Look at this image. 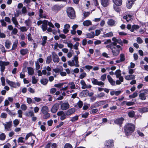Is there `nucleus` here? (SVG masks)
<instances>
[{
	"label": "nucleus",
	"mask_w": 148,
	"mask_h": 148,
	"mask_svg": "<svg viewBox=\"0 0 148 148\" xmlns=\"http://www.w3.org/2000/svg\"><path fill=\"white\" fill-rule=\"evenodd\" d=\"M10 62H4L1 60L0 61V70L1 72H3L5 69V66L9 64Z\"/></svg>",
	"instance_id": "6e6552de"
},
{
	"label": "nucleus",
	"mask_w": 148,
	"mask_h": 148,
	"mask_svg": "<svg viewBox=\"0 0 148 148\" xmlns=\"http://www.w3.org/2000/svg\"><path fill=\"white\" fill-rule=\"evenodd\" d=\"M69 85H70V88L71 89H74L75 88V85L73 82L69 83Z\"/></svg>",
	"instance_id": "5fc2aeb1"
},
{
	"label": "nucleus",
	"mask_w": 148,
	"mask_h": 148,
	"mask_svg": "<svg viewBox=\"0 0 148 148\" xmlns=\"http://www.w3.org/2000/svg\"><path fill=\"white\" fill-rule=\"evenodd\" d=\"M133 4L134 3L133 2L128 0V1L126 3V6L128 9H130L131 8Z\"/></svg>",
	"instance_id": "4c0bfd02"
},
{
	"label": "nucleus",
	"mask_w": 148,
	"mask_h": 148,
	"mask_svg": "<svg viewBox=\"0 0 148 148\" xmlns=\"http://www.w3.org/2000/svg\"><path fill=\"white\" fill-rule=\"evenodd\" d=\"M71 119L70 121L72 122H74L76 121L78 119V116H74L71 118Z\"/></svg>",
	"instance_id": "c03bdc74"
},
{
	"label": "nucleus",
	"mask_w": 148,
	"mask_h": 148,
	"mask_svg": "<svg viewBox=\"0 0 148 148\" xmlns=\"http://www.w3.org/2000/svg\"><path fill=\"white\" fill-rule=\"evenodd\" d=\"M92 83L94 85H96L102 87L104 85V83L101 81H99L97 79L92 78L91 79Z\"/></svg>",
	"instance_id": "1a4fd4ad"
},
{
	"label": "nucleus",
	"mask_w": 148,
	"mask_h": 148,
	"mask_svg": "<svg viewBox=\"0 0 148 148\" xmlns=\"http://www.w3.org/2000/svg\"><path fill=\"white\" fill-rule=\"evenodd\" d=\"M134 125L132 123L126 124L124 127V130L127 136L130 135L135 130Z\"/></svg>",
	"instance_id": "f03ea898"
},
{
	"label": "nucleus",
	"mask_w": 148,
	"mask_h": 148,
	"mask_svg": "<svg viewBox=\"0 0 148 148\" xmlns=\"http://www.w3.org/2000/svg\"><path fill=\"white\" fill-rule=\"evenodd\" d=\"M59 103L60 109L62 110H67L70 107V105L67 102H64L62 101H60Z\"/></svg>",
	"instance_id": "423d86ee"
},
{
	"label": "nucleus",
	"mask_w": 148,
	"mask_h": 148,
	"mask_svg": "<svg viewBox=\"0 0 148 148\" xmlns=\"http://www.w3.org/2000/svg\"><path fill=\"white\" fill-rule=\"evenodd\" d=\"M132 16L130 15L127 14L123 16V18L126 19L127 22L131 20Z\"/></svg>",
	"instance_id": "c756f323"
},
{
	"label": "nucleus",
	"mask_w": 148,
	"mask_h": 148,
	"mask_svg": "<svg viewBox=\"0 0 148 148\" xmlns=\"http://www.w3.org/2000/svg\"><path fill=\"white\" fill-rule=\"evenodd\" d=\"M91 12H83L84 16V18H85L86 17L88 16L90 14Z\"/></svg>",
	"instance_id": "69168bd1"
},
{
	"label": "nucleus",
	"mask_w": 148,
	"mask_h": 148,
	"mask_svg": "<svg viewBox=\"0 0 148 148\" xmlns=\"http://www.w3.org/2000/svg\"><path fill=\"white\" fill-rule=\"evenodd\" d=\"M113 36V33L112 32L104 34L103 35V37L105 38L109 37L112 36Z\"/></svg>",
	"instance_id": "2f4dec72"
},
{
	"label": "nucleus",
	"mask_w": 148,
	"mask_h": 148,
	"mask_svg": "<svg viewBox=\"0 0 148 148\" xmlns=\"http://www.w3.org/2000/svg\"><path fill=\"white\" fill-rule=\"evenodd\" d=\"M138 91H136L135 92H134L133 94L130 95L129 96V97L130 99L134 98L138 96Z\"/></svg>",
	"instance_id": "ea45409f"
},
{
	"label": "nucleus",
	"mask_w": 148,
	"mask_h": 148,
	"mask_svg": "<svg viewBox=\"0 0 148 148\" xmlns=\"http://www.w3.org/2000/svg\"><path fill=\"white\" fill-rule=\"evenodd\" d=\"M19 121L18 119H15L13 121L14 126L15 127H16L19 123Z\"/></svg>",
	"instance_id": "49530a36"
},
{
	"label": "nucleus",
	"mask_w": 148,
	"mask_h": 148,
	"mask_svg": "<svg viewBox=\"0 0 148 148\" xmlns=\"http://www.w3.org/2000/svg\"><path fill=\"white\" fill-rule=\"evenodd\" d=\"M6 135L4 133H2L0 134V140H3L5 138Z\"/></svg>",
	"instance_id": "3c124183"
},
{
	"label": "nucleus",
	"mask_w": 148,
	"mask_h": 148,
	"mask_svg": "<svg viewBox=\"0 0 148 148\" xmlns=\"http://www.w3.org/2000/svg\"><path fill=\"white\" fill-rule=\"evenodd\" d=\"M79 43L78 42H77L75 44L73 45L74 49L75 50L78 49V47L79 46Z\"/></svg>",
	"instance_id": "774afa93"
},
{
	"label": "nucleus",
	"mask_w": 148,
	"mask_h": 148,
	"mask_svg": "<svg viewBox=\"0 0 148 148\" xmlns=\"http://www.w3.org/2000/svg\"><path fill=\"white\" fill-rule=\"evenodd\" d=\"M139 28V26L138 25H133L130 31L132 32H133L135 30H136Z\"/></svg>",
	"instance_id": "a19ab883"
},
{
	"label": "nucleus",
	"mask_w": 148,
	"mask_h": 148,
	"mask_svg": "<svg viewBox=\"0 0 148 148\" xmlns=\"http://www.w3.org/2000/svg\"><path fill=\"white\" fill-rule=\"evenodd\" d=\"M140 93L139 95V97L140 99L142 100H144L146 99V96L145 95L147 94L146 93L145 91L144 90H141L140 91Z\"/></svg>",
	"instance_id": "4468645a"
},
{
	"label": "nucleus",
	"mask_w": 148,
	"mask_h": 148,
	"mask_svg": "<svg viewBox=\"0 0 148 148\" xmlns=\"http://www.w3.org/2000/svg\"><path fill=\"white\" fill-rule=\"evenodd\" d=\"M83 24L85 26H88L91 25V22L89 20H87L83 22Z\"/></svg>",
	"instance_id": "473e14b6"
},
{
	"label": "nucleus",
	"mask_w": 148,
	"mask_h": 148,
	"mask_svg": "<svg viewBox=\"0 0 148 148\" xmlns=\"http://www.w3.org/2000/svg\"><path fill=\"white\" fill-rule=\"evenodd\" d=\"M139 111L141 112H148V108L146 107L141 108L139 109Z\"/></svg>",
	"instance_id": "58836bf2"
},
{
	"label": "nucleus",
	"mask_w": 148,
	"mask_h": 148,
	"mask_svg": "<svg viewBox=\"0 0 148 148\" xmlns=\"http://www.w3.org/2000/svg\"><path fill=\"white\" fill-rule=\"evenodd\" d=\"M113 140H106L105 143V147L106 148H111L114 145Z\"/></svg>",
	"instance_id": "9d476101"
},
{
	"label": "nucleus",
	"mask_w": 148,
	"mask_h": 148,
	"mask_svg": "<svg viewBox=\"0 0 148 148\" xmlns=\"http://www.w3.org/2000/svg\"><path fill=\"white\" fill-rule=\"evenodd\" d=\"M63 148H73V147L70 144L66 143L65 144Z\"/></svg>",
	"instance_id": "6e6d98bb"
},
{
	"label": "nucleus",
	"mask_w": 148,
	"mask_h": 148,
	"mask_svg": "<svg viewBox=\"0 0 148 148\" xmlns=\"http://www.w3.org/2000/svg\"><path fill=\"white\" fill-rule=\"evenodd\" d=\"M28 28H27L26 27H21L19 28V29L22 32H26L28 29Z\"/></svg>",
	"instance_id": "4d7b16f0"
},
{
	"label": "nucleus",
	"mask_w": 148,
	"mask_h": 148,
	"mask_svg": "<svg viewBox=\"0 0 148 148\" xmlns=\"http://www.w3.org/2000/svg\"><path fill=\"white\" fill-rule=\"evenodd\" d=\"M118 6L114 5H113V8L116 12H119L121 11V9Z\"/></svg>",
	"instance_id": "37998d69"
},
{
	"label": "nucleus",
	"mask_w": 148,
	"mask_h": 148,
	"mask_svg": "<svg viewBox=\"0 0 148 148\" xmlns=\"http://www.w3.org/2000/svg\"><path fill=\"white\" fill-rule=\"evenodd\" d=\"M61 8L60 6L56 5L52 7V10L54 11L57 12L60 10Z\"/></svg>",
	"instance_id": "412c9836"
},
{
	"label": "nucleus",
	"mask_w": 148,
	"mask_h": 148,
	"mask_svg": "<svg viewBox=\"0 0 148 148\" xmlns=\"http://www.w3.org/2000/svg\"><path fill=\"white\" fill-rule=\"evenodd\" d=\"M6 82L11 86L14 88L16 87V86L15 82L9 80L8 79H6Z\"/></svg>",
	"instance_id": "b1692460"
},
{
	"label": "nucleus",
	"mask_w": 148,
	"mask_h": 148,
	"mask_svg": "<svg viewBox=\"0 0 148 148\" xmlns=\"http://www.w3.org/2000/svg\"><path fill=\"white\" fill-rule=\"evenodd\" d=\"M25 115L27 116L32 117L34 116V114L33 111L30 110L27 112H26L25 113Z\"/></svg>",
	"instance_id": "7c9ffc66"
},
{
	"label": "nucleus",
	"mask_w": 148,
	"mask_h": 148,
	"mask_svg": "<svg viewBox=\"0 0 148 148\" xmlns=\"http://www.w3.org/2000/svg\"><path fill=\"white\" fill-rule=\"evenodd\" d=\"M53 60L54 62L58 63L60 60L58 56L55 52H53L52 53Z\"/></svg>",
	"instance_id": "dca6fc26"
},
{
	"label": "nucleus",
	"mask_w": 148,
	"mask_h": 148,
	"mask_svg": "<svg viewBox=\"0 0 148 148\" xmlns=\"http://www.w3.org/2000/svg\"><path fill=\"white\" fill-rule=\"evenodd\" d=\"M107 77L108 82L112 86H115L116 85V82L113 80L109 75H107Z\"/></svg>",
	"instance_id": "6ab92c4d"
},
{
	"label": "nucleus",
	"mask_w": 148,
	"mask_h": 148,
	"mask_svg": "<svg viewBox=\"0 0 148 148\" xmlns=\"http://www.w3.org/2000/svg\"><path fill=\"white\" fill-rule=\"evenodd\" d=\"M86 74L85 73H81L79 75V78L81 79H82L86 77Z\"/></svg>",
	"instance_id": "e2e57ef3"
},
{
	"label": "nucleus",
	"mask_w": 148,
	"mask_h": 148,
	"mask_svg": "<svg viewBox=\"0 0 148 148\" xmlns=\"http://www.w3.org/2000/svg\"><path fill=\"white\" fill-rule=\"evenodd\" d=\"M75 112V109L71 108L69 109L66 111V113L67 116H70L73 114Z\"/></svg>",
	"instance_id": "aec40b11"
},
{
	"label": "nucleus",
	"mask_w": 148,
	"mask_h": 148,
	"mask_svg": "<svg viewBox=\"0 0 148 148\" xmlns=\"http://www.w3.org/2000/svg\"><path fill=\"white\" fill-rule=\"evenodd\" d=\"M89 91L87 90H83L82 92L84 97H86L89 95Z\"/></svg>",
	"instance_id": "09e8293b"
},
{
	"label": "nucleus",
	"mask_w": 148,
	"mask_h": 148,
	"mask_svg": "<svg viewBox=\"0 0 148 148\" xmlns=\"http://www.w3.org/2000/svg\"><path fill=\"white\" fill-rule=\"evenodd\" d=\"M12 125V121L3 123V125L4 127L5 130L6 131H11L12 130L11 128Z\"/></svg>",
	"instance_id": "0eeeda50"
},
{
	"label": "nucleus",
	"mask_w": 148,
	"mask_h": 148,
	"mask_svg": "<svg viewBox=\"0 0 148 148\" xmlns=\"http://www.w3.org/2000/svg\"><path fill=\"white\" fill-rule=\"evenodd\" d=\"M32 140L30 141V143L31 145L33 146L35 143V139H36L35 136H33L31 137Z\"/></svg>",
	"instance_id": "79ce46f5"
},
{
	"label": "nucleus",
	"mask_w": 148,
	"mask_h": 148,
	"mask_svg": "<svg viewBox=\"0 0 148 148\" xmlns=\"http://www.w3.org/2000/svg\"><path fill=\"white\" fill-rule=\"evenodd\" d=\"M39 16L41 18H46V16L45 15H43V10L41 9H40L39 10Z\"/></svg>",
	"instance_id": "a18cd8bd"
},
{
	"label": "nucleus",
	"mask_w": 148,
	"mask_h": 148,
	"mask_svg": "<svg viewBox=\"0 0 148 148\" xmlns=\"http://www.w3.org/2000/svg\"><path fill=\"white\" fill-rule=\"evenodd\" d=\"M124 120V119L123 118H120L115 120L114 122L115 123L120 125L122 123Z\"/></svg>",
	"instance_id": "a211bd4d"
},
{
	"label": "nucleus",
	"mask_w": 148,
	"mask_h": 148,
	"mask_svg": "<svg viewBox=\"0 0 148 148\" xmlns=\"http://www.w3.org/2000/svg\"><path fill=\"white\" fill-rule=\"evenodd\" d=\"M5 46L7 49H9L11 45V42L9 40H6L5 42Z\"/></svg>",
	"instance_id": "c9c22d12"
},
{
	"label": "nucleus",
	"mask_w": 148,
	"mask_h": 148,
	"mask_svg": "<svg viewBox=\"0 0 148 148\" xmlns=\"http://www.w3.org/2000/svg\"><path fill=\"white\" fill-rule=\"evenodd\" d=\"M20 53L22 55H25L28 52L27 49H22L20 50Z\"/></svg>",
	"instance_id": "e433bc0d"
},
{
	"label": "nucleus",
	"mask_w": 148,
	"mask_h": 148,
	"mask_svg": "<svg viewBox=\"0 0 148 148\" xmlns=\"http://www.w3.org/2000/svg\"><path fill=\"white\" fill-rule=\"evenodd\" d=\"M107 23L108 25L110 26H114L115 25V21L112 19H110L108 20Z\"/></svg>",
	"instance_id": "a878e982"
},
{
	"label": "nucleus",
	"mask_w": 148,
	"mask_h": 148,
	"mask_svg": "<svg viewBox=\"0 0 148 148\" xmlns=\"http://www.w3.org/2000/svg\"><path fill=\"white\" fill-rule=\"evenodd\" d=\"M95 34L94 32H91L86 34V38H93L95 36Z\"/></svg>",
	"instance_id": "72a5a7b5"
},
{
	"label": "nucleus",
	"mask_w": 148,
	"mask_h": 148,
	"mask_svg": "<svg viewBox=\"0 0 148 148\" xmlns=\"http://www.w3.org/2000/svg\"><path fill=\"white\" fill-rule=\"evenodd\" d=\"M101 3L104 7H107L109 4L108 0H101Z\"/></svg>",
	"instance_id": "5701e85b"
},
{
	"label": "nucleus",
	"mask_w": 148,
	"mask_h": 148,
	"mask_svg": "<svg viewBox=\"0 0 148 148\" xmlns=\"http://www.w3.org/2000/svg\"><path fill=\"white\" fill-rule=\"evenodd\" d=\"M125 78V79L130 80L135 79V76L132 74H130L126 76Z\"/></svg>",
	"instance_id": "393cba45"
},
{
	"label": "nucleus",
	"mask_w": 148,
	"mask_h": 148,
	"mask_svg": "<svg viewBox=\"0 0 148 148\" xmlns=\"http://www.w3.org/2000/svg\"><path fill=\"white\" fill-rule=\"evenodd\" d=\"M98 105L97 104V102L95 103H94L92 104L90 108V109H92L94 108L97 107Z\"/></svg>",
	"instance_id": "0e129e2a"
},
{
	"label": "nucleus",
	"mask_w": 148,
	"mask_h": 148,
	"mask_svg": "<svg viewBox=\"0 0 148 148\" xmlns=\"http://www.w3.org/2000/svg\"><path fill=\"white\" fill-rule=\"evenodd\" d=\"M120 60L122 62L124 61L125 60V56L123 53H121L120 55Z\"/></svg>",
	"instance_id": "13d9d810"
},
{
	"label": "nucleus",
	"mask_w": 148,
	"mask_h": 148,
	"mask_svg": "<svg viewBox=\"0 0 148 148\" xmlns=\"http://www.w3.org/2000/svg\"><path fill=\"white\" fill-rule=\"evenodd\" d=\"M28 73L29 75H32L34 73V69L31 67H28L27 68Z\"/></svg>",
	"instance_id": "c85d7f7f"
},
{
	"label": "nucleus",
	"mask_w": 148,
	"mask_h": 148,
	"mask_svg": "<svg viewBox=\"0 0 148 148\" xmlns=\"http://www.w3.org/2000/svg\"><path fill=\"white\" fill-rule=\"evenodd\" d=\"M67 13L68 16L71 18L74 19L75 17V12L72 7H69L67 9Z\"/></svg>",
	"instance_id": "39448f33"
},
{
	"label": "nucleus",
	"mask_w": 148,
	"mask_h": 148,
	"mask_svg": "<svg viewBox=\"0 0 148 148\" xmlns=\"http://www.w3.org/2000/svg\"><path fill=\"white\" fill-rule=\"evenodd\" d=\"M107 48H110L112 50L113 55L116 56L119 54L120 51L122 50V47L119 45H116L115 43H111L106 46Z\"/></svg>",
	"instance_id": "f257e3e1"
},
{
	"label": "nucleus",
	"mask_w": 148,
	"mask_h": 148,
	"mask_svg": "<svg viewBox=\"0 0 148 148\" xmlns=\"http://www.w3.org/2000/svg\"><path fill=\"white\" fill-rule=\"evenodd\" d=\"M112 40L114 42L112 43H115L116 45H117V43H118L121 45L123 46V42L120 38L117 39L115 37H113L112 38Z\"/></svg>",
	"instance_id": "f3484780"
},
{
	"label": "nucleus",
	"mask_w": 148,
	"mask_h": 148,
	"mask_svg": "<svg viewBox=\"0 0 148 148\" xmlns=\"http://www.w3.org/2000/svg\"><path fill=\"white\" fill-rule=\"evenodd\" d=\"M22 13L23 14L25 15L27 12V10L26 7L25 6H24L22 7L21 10Z\"/></svg>",
	"instance_id": "864d4df0"
},
{
	"label": "nucleus",
	"mask_w": 148,
	"mask_h": 148,
	"mask_svg": "<svg viewBox=\"0 0 148 148\" xmlns=\"http://www.w3.org/2000/svg\"><path fill=\"white\" fill-rule=\"evenodd\" d=\"M21 108L22 110L25 111L27 110V106L25 104H23L21 105Z\"/></svg>",
	"instance_id": "680f3d73"
},
{
	"label": "nucleus",
	"mask_w": 148,
	"mask_h": 148,
	"mask_svg": "<svg viewBox=\"0 0 148 148\" xmlns=\"http://www.w3.org/2000/svg\"><path fill=\"white\" fill-rule=\"evenodd\" d=\"M78 59V56H75L72 60L68 62V64L71 66H75L76 67H79V64Z\"/></svg>",
	"instance_id": "20e7f679"
},
{
	"label": "nucleus",
	"mask_w": 148,
	"mask_h": 148,
	"mask_svg": "<svg viewBox=\"0 0 148 148\" xmlns=\"http://www.w3.org/2000/svg\"><path fill=\"white\" fill-rule=\"evenodd\" d=\"M106 74H103L100 77V79L103 81H104L106 79Z\"/></svg>",
	"instance_id": "338daca9"
},
{
	"label": "nucleus",
	"mask_w": 148,
	"mask_h": 148,
	"mask_svg": "<svg viewBox=\"0 0 148 148\" xmlns=\"http://www.w3.org/2000/svg\"><path fill=\"white\" fill-rule=\"evenodd\" d=\"M12 20L13 23L18 28L17 26H19V25L16 18L15 17H12Z\"/></svg>",
	"instance_id": "f704fd0d"
},
{
	"label": "nucleus",
	"mask_w": 148,
	"mask_h": 148,
	"mask_svg": "<svg viewBox=\"0 0 148 148\" xmlns=\"http://www.w3.org/2000/svg\"><path fill=\"white\" fill-rule=\"evenodd\" d=\"M114 5L117 6H120L122 4V0H113Z\"/></svg>",
	"instance_id": "cd10ccee"
},
{
	"label": "nucleus",
	"mask_w": 148,
	"mask_h": 148,
	"mask_svg": "<svg viewBox=\"0 0 148 148\" xmlns=\"http://www.w3.org/2000/svg\"><path fill=\"white\" fill-rule=\"evenodd\" d=\"M57 115L58 116H60V119L63 120L65 119L66 118V113L65 114L62 111H60L58 112L57 113Z\"/></svg>",
	"instance_id": "ddd939ff"
},
{
	"label": "nucleus",
	"mask_w": 148,
	"mask_h": 148,
	"mask_svg": "<svg viewBox=\"0 0 148 148\" xmlns=\"http://www.w3.org/2000/svg\"><path fill=\"white\" fill-rule=\"evenodd\" d=\"M58 146L57 144L56 143H49L47 145V148H50L51 147L52 148H56Z\"/></svg>",
	"instance_id": "4be33fe9"
},
{
	"label": "nucleus",
	"mask_w": 148,
	"mask_h": 148,
	"mask_svg": "<svg viewBox=\"0 0 148 148\" xmlns=\"http://www.w3.org/2000/svg\"><path fill=\"white\" fill-rule=\"evenodd\" d=\"M128 115L129 117L132 118L135 115V112L133 111H131L129 112L128 113Z\"/></svg>",
	"instance_id": "8fccbe9b"
},
{
	"label": "nucleus",
	"mask_w": 148,
	"mask_h": 148,
	"mask_svg": "<svg viewBox=\"0 0 148 148\" xmlns=\"http://www.w3.org/2000/svg\"><path fill=\"white\" fill-rule=\"evenodd\" d=\"M59 104L58 103L55 104L52 106L51 111L53 113H55L58 110L59 108Z\"/></svg>",
	"instance_id": "2eb2a0df"
},
{
	"label": "nucleus",
	"mask_w": 148,
	"mask_h": 148,
	"mask_svg": "<svg viewBox=\"0 0 148 148\" xmlns=\"http://www.w3.org/2000/svg\"><path fill=\"white\" fill-rule=\"evenodd\" d=\"M121 92V91L120 90L118 91H112L110 92V94L111 95H115L116 96H118L119 95Z\"/></svg>",
	"instance_id": "bb28decb"
},
{
	"label": "nucleus",
	"mask_w": 148,
	"mask_h": 148,
	"mask_svg": "<svg viewBox=\"0 0 148 148\" xmlns=\"http://www.w3.org/2000/svg\"><path fill=\"white\" fill-rule=\"evenodd\" d=\"M123 103H126V105L127 106H131L132 105H134L135 103L134 102H127L126 101H124L123 102Z\"/></svg>",
	"instance_id": "de8ad7c7"
},
{
	"label": "nucleus",
	"mask_w": 148,
	"mask_h": 148,
	"mask_svg": "<svg viewBox=\"0 0 148 148\" xmlns=\"http://www.w3.org/2000/svg\"><path fill=\"white\" fill-rule=\"evenodd\" d=\"M18 43V40H16L13 43L12 47V50H14L16 48L17 44Z\"/></svg>",
	"instance_id": "603ef678"
},
{
	"label": "nucleus",
	"mask_w": 148,
	"mask_h": 148,
	"mask_svg": "<svg viewBox=\"0 0 148 148\" xmlns=\"http://www.w3.org/2000/svg\"><path fill=\"white\" fill-rule=\"evenodd\" d=\"M42 23L41 28L43 31H45L46 30V21L44 20L43 21H39L37 22L38 25H39Z\"/></svg>",
	"instance_id": "9b49d317"
},
{
	"label": "nucleus",
	"mask_w": 148,
	"mask_h": 148,
	"mask_svg": "<svg viewBox=\"0 0 148 148\" xmlns=\"http://www.w3.org/2000/svg\"><path fill=\"white\" fill-rule=\"evenodd\" d=\"M17 113L18 114V117L20 118L22 117L23 111L21 110H19L17 111Z\"/></svg>",
	"instance_id": "052dcab7"
},
{
	"label": "nucleus",
	"mask_w": 148,
	"mask_h": 148,
	"mask_svg": "<svg viewBox=\"0 0 148 148\" xmlns=\"http://www.w3.org/2000/svg\"><path fill=\"white\" fill-rule=\"evenodd\" d=\"M121 72L120 70H117L115 71L114 73L116 77L119 78V80H117L116 81V85H120L121 84V82L123 81V78L122 76H121Z\"/></svg>",
	"instance_id": "7ed1b4c3"
},
{
	"label": "nucleus",
	"mask_w": 148,
	"mask_h": 148,
	"mask_svg": "<svg viewBox=\"0 0 148 148\" xmlns=\"http://www.w3.org/2000/svg\"><path fill=\"white\" fill-rule=\"evenodd\" d=\"M80 83L82 86V88L83 89H84L86 88H90L92 86L90 85L89 84L87 85L85 83V81L83 80H82L80 82Z\"/></svg>",
	"instance_id": "f8f14e48"
},
{
	"label": "nucleus",
	"mask_w": 148,
	"mask_h": 148,
	"mask_svg": "<svg viewBox=\"0 0 148 148\" xmlns=\"http://www.w3.org/2000/svg\"><path fill=\"white\" fill-rule=\"evenodd\" d=\"M41 111L43 114L45 115L46 114V107L43 106L42 108Z\"/></svg>",
	"instance_id": "bf43d9fd"
}]
</instances>
